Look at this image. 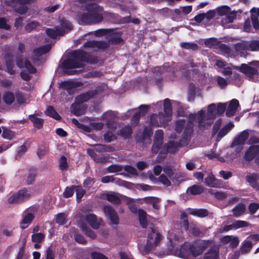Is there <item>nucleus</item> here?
<instances>
[{
	"label": "nucleus",
	"instance_id": "f257e3e1",
	"mask_svg": "<svg viewBox=\"0 0 259 259\" xmlns=\"http://www.w3.org/2000/svg\"><path fill=\"white\" fill-rule=\"evenodd\" d=\"M238 70L244 74L248 80L256 82L259 74V61H253L247 64H242Z\"/></svg>",
	"mask_w": 259,
	"mask_h": 259
},
{
	"label": "nucleus",
	"instance_id": "f03ea898",
	"mask_svg": "<svg viewBox=\"0 0 259 259\" xmlns=\"http://www.w3.org/2000/svg\"><path fill=\"white\" fill-rule=\"evenodd\" d=\"M85 10L90 13L91 24L101 23L103 20V7L96 3H89L85 5Z\"/></svg>",
	"mask_w": 259,
	"mask_h": 259
},
{
	"label": "nucleus",
	"instance_id": "7ed1b4c3",
	"mask_svg": "<svg viewBox=\"0 0 259 259\" xmlns=\"http://www.w3.org/2000/svg\"><path fill=\"white\" fill-rule=\"evenodd\" d=\"M71 56L76 60L91 64H95L99 62L98 57L88 54L82 50L74 51L71 54Z\"/></svg>",
	"mask_w": 259,
	"mask_h": 259
},
{
	"label": "nucleus",
	"instance_id": "20e7f679",
	"mask_svg": "<svg viewBox=\"0 0 259 259\" xmlns=\"http://www.w3.org/2000/svg\"><path fill=\"white\" fill-rule=\"evenodd\" d=\"M37 0H10L9 5L14 9V11L20 14H25L28 10L26 5L36 2Z\"/></svg>",
	"mask_w": 259,
	"mask_h": 259
},
{
	"label": "nucleus",
	"instance_id": "39448f33",
	"mask_svg": "<svg viewBox=\"0 0 259 259\" xmlns=\"http://www.w3.org/2000/svg\"><path fill=\"white\" fill-rule=\"evenodd\" d=\"M103 91L104 87L98 85L95 90L85 92L76 96L75 99V102L78 104L88 102L91 99L94 98L97 95Z\"/></svg>",
	"mask_w": 259,
	"mask_h": 259
},
{
	"label": "nucleus",
	"instance_id": "423d86ee",
	"mask_svg": "<svg viewBox=\"0 0 259 259\" xmlns=\"http://www.w3.org/2000/svg\"><path fill=\"white\" fill-rule=\"evenodd\" d=\"M30 197L29 191L26 188H23L13 193L8 199L9 204L21 203Z\"/></svg>",
	"mask_w": 259,
	"mask_h": 259
},
{
	"label": "nucleus",
	"instance_id": "0eeeda50",
	"mask_svg": "<svg viewBox=\"0 0 259 259\" xmlns=\"http://www.w3.org/2000/svg\"><path fill=\"white\" fill-rule=\"evenodd\" d=\"M235 50L237 51H259V40H253L249 42L244 41L237 43L235 46Z\"/></svg>",
	"mask_w": 259,
	"mask_h": 259
},
{
	"label": "nucleus",
	"instance_id": "6e6552de",
	"mask_svg": "<svg viewBox=\"0 0 259 259\" xmlns=\"http://www.w3.org/2000/svg\"><path fill=\"white\" fill-rule=\"evenodd\" d=\"M103 211L112 224L115 225L119 224V219L117 213L113 207L105 205L103 207Z\"/></svg>",
	"mask_w": 259,
	"mask_h": 259
},
{
	"label": "nucleus",
	"instance_id": "1a4fd4ad",
	"mask_svg": "<svg viewBox=\"0 0 259 259\" xmlns=\"http://www.w3.org/2000/svg\"><path fill=\"white\" fill-rule=\"evenodd\" d=\"M183 146L181 142H177L174 141H170L163 146L164 149H162L159 154H164V157L167 154V152L174 153L178 151V148Z\"/></svg>",
	"mask_w": 259,
	"mask_h": 259
},
{
	"label": "nucleus",
	"instance_id": "9d476101",
	"mask_svg": "<svg viewBox=\"0 0 259 259\" xmlns=\"http://www.w3.org/2000/svg\"><path fill=\"white\" fill-rule=\"evenodd\" d=\"M259 153V145H251L246 151L244 159L246 161H250L255 158Z\"/></svg>",
	"mask_w": 259,
	"mask_h": 259
},
{
	"label": "nucleus",
	"instance_id": "9b49d317",
	"mask_svg": "<svg viewBox=\"0 0 259 259\" xmlns=\"http://www.w3.org/2000/svg\"><path fill=\"white\" fill-rule=\"evenodd\" d=\"M82 64L74 58H69L65 59L62 63V67L64 70L82 68Z\"/></svg>",
	"mask_w": 259,
	"mask_h": 259
},
{
	"label": "nucleus",
	"instance_id": "f8f14e48",
	"mask_svg": "<svg viewBox=\"0 0 259 259\" xmlns=\"http://www.w3.org/2000/svg\"><path fill=\"white\" fill-rule=\"evenodd\" d=\"M153 134V131L150 127H145L142 135L136 138L137 142L143 144L150 143L151 141L150 138Z\"/></svg>",
	"mask_w": 259,
	"mask_h": 259
},
{
	"label": "nucleus",
	"instance_id": "ddd939ff",
	"mask_svg": "<svg viewBox=\"0 0 259 259\" xmlns=\"http://www.w3.org/2000/svg\"><path fill=\"white\" fill-rule=\"evenodd\" d=\"M249 138V133L246 131L242 132L237 137L234 139L231 145V147L234 146L243 145Z\"/></svg>",
	"mask_w": 259,
	"mask_h": 259
},
{
	"label": "nucleus",
	"instance_id": "4468645a",
	"mask_svg": "<svg viewBox=\"0 0 259 259\" xmlns=\"http://www.w3.org/2000/svg\"><path fill=\"white\" fill-rule=\"evenodd\" d=\"M239 106V103L237 99L232 100L226 109V116L228 117L233 116L236 113Z\"/></svg>",
	"mask_w": 259,
	"mask_h": 259
},
{
	"label": "nucleus",
	"instance_id": "2eb2a0df",
	"mask_svg": "<svg viewBox=\"0 0 259 259\" xmlns=\"http://www.w3.org/2000/svg\"><path fill=\"white\" fill-rule=\"evenodd\" d=\"M35 218L34 215L31 212H25L21 221L20 225V228L22 229L27 228L29 225L31 224Z\"/></svg>",
	"mask_w": 259,
	"mask_h": 259
},
{
	"label": "nucleus",
	"instance_id": "dca6fc26",
	"mask_svg": "<svg viewBox=\"0 0 259 259\" xmlns=\"http://www.w3.org/2000/svg\"><path fill=\"white\" fill-rule=\"evenodd\" d=\"M37 176V168L34 166L30 167L25 179L26 184L28 185L32 184L35 182Z\"/></svg>",
	"mask_w": 259,
	"mask_h": 259
},
{
	"label": "nucleus",
	"instance_id": "f3484780",
	"mask_svg": "<svg viewBox=\"0 0 259 259\" xmlns=\"http://www.w3.org/2000/svg\"><path fill=\"white\" fill-rule=\"evenodd\" d=\"M154 243L155 245H157L160 242L161 239V235L160 233L155 228L151 227L150 231L148 233L147 240L151 241L153 239L154 237Z\"/></svg>",
	"mask_w": 259,
	"mask_h": 259
},
{
	"label": "nucleus",
	"instance_id": "a211bd4d",
	"mask_svg": "<svg viewBox=\"0 0 259 259\" xmlns=\"http://www.w3.org/2000/svg\"><path fill=\"white\" fill-rule=\"evenodd\" d=\"M212 242V241L211 240H199L196 245L198 249V252L196 254L197 255H201L208 247L211 245Z\"/></svg>",
	"mask_w": 259,
	"mask_h": 259
},
{
	"label": "nucleus",
	"instance_id": "6ab92c4d",
	"mask_svg": "<svg viewBox=\"0 0 259 259\" xmlns=\"http://www.w3.org/2000/svg\"><path fill=\"white\" fill-rule=\"evenodd\" d=\"M164 114L160 112L158 114V118L160 122H167L171 119L172 108H163Z\"/></svg>",
	"mask_w": 259,
	"mask_h": 259
},
{
	"label": "nucleus",
	"instance_id": "aec40b11",
	"mask_svg": "<svg viewBox=\"0 0 259 259\" xmlns=\"http://www.w3.org/2000/svg\"><path fill=\"white\" fill-rule=\"evenodd\" d=\"M132 133L133 130L131 126L125 125L118 131L117 134L122 137L124 140H127L131 138Z\"/></svg>",
	"mask_w": 259,
	"mask_h": 259
},
{
	"label": "nucleus",
	"instance_id": "412c9836",
	"mask_svg": "<svg viewBox=\"0 0 259 259\" xmlns=\"http://www.w3.org/2000/svg\"><path fill=\"white\" fill-rule=\"evenodd\" d=\"M234 126V123L230 121L222 127L217 135L218 141L220 140L226 136Z\"/></svg>",
	"mask_w": 259,
	"mask_h": 259
},
{
	"label": "nucleus",
	"instance_id": "4be33fe9",
	"mask_svg": "<svg viewBox=\"0 0 259 259\" xmlns=\"http://www.w3.org/2000/svg\"><path fill=\"white\" fill-rule=\"evenodd\" d=\"M246 180L252 188L256 189L259 188V185L257 183V181L259 180V174L253 173L251 175H247L246 177Z\"/></svg>",
	"mask_w": 259,
	"mask_h": 259
},
{
	"label": "nucleus",
	"instance_id": "5701e85b",
	"mask_svg": "<svg viewBox=\"0 0 259 259\" xmlns=\"http://www.w3.org/2000/svg\"><path fill=\"white\" fill-rule=\"evenodd\" d=\"M92 146L94 147L95 151L99 153L113 152L115 150V148L114 147L108 145L97 144L92 145Z\"/></svg>",
	"mask_w": 259,
	"mask_h": 259
},
{
	"label": "nucleus",
	"instance_id": "b1692460",
	"mask_svg": "<svg viewBox=\"0 0 259 259\" xmlns=\"http://www.w3.org/2000/svg\"><path fill=\"white\" fill-rule=\"evenodd\" d=\"M91 14L88 13H79L77 15L78 23L80 25L91 24Z\"/></svg>",
	"mask_w": 259,
	"mask_h": 259
},
{
	"label": "nucleus",
	"instance_id": "393cba45",
	"mask_svg": "<svg viewBox=\"0 0 259 259\" xmlns=\"http://www.w3.org/2000/svg\"><path fill=\"white\" fill-rule=\"evenodd\" d=\"M218 256H219V248L216 245H213L204 254V259H213Z\"/></svg>",
	"mask_w": 259,
	"mask_h": 259
},
{
	"label": "nucleus",
	"instance_id": "a878e982",
	"mask_svg": "<svg viewBox=\"0 0 259 259\" xmlns=\"http://www.w3.org/2000/svg\"><path fill=\"white\" fill-rule=\"evenodd\" d=\"M85 220L94 229L100 227V224L97 221V216L94 214H88L85 216Z\"/></svg>",
	"mask_w": 259,
	"mask_h": 259
},
{
	"label": "nucleus",
	"instance_id": "bb28decb",
	"mask_svg": "<svg viewBox=\"0 0 259 259\" xmlns=\"http://www.w3.org/2000/svg\"><path fill=\"white\" fill-rule=\"evenodd\" d=\"M190 243H184L180 248L179 256L183 258H187L190 256Z\"/></svg>",
	"mask_w": 259,
	"mask_h": 259
},
{
	"label": "nucleus",
	"instance_id": "cd10ccee",
	"mask_svg": "<svg viewBox=\"0 0 259 259\" xmlns=\"http://www.w3.org/2000/svg\"><path fill=\"white\" fill-rule=\"evenodd\" d=\"M51 49V47L50 45H46L34 49L33 51V53L35 56L40 57L48 53Z\"/></svg>",
	"mask_w": 259,
	"mask_h": 259
},
{
	"label": "nucleus",
	"instance_id": "c85d7f7f",
	"mask_svg": "<svg viewBox=\"0 0 259 259\" xmlns=\"http://www.w3.org/2000/svg\"><path fill=\"white\" fill-rule=\"evenodd\" d=\"M28 118L33 123L35 128L39 130L43 127L44 122L43 119L37 117L34 114L29 115Z\"/></svg>",
	"mask_w": 259,
	"mask_h": 259
},
{
	"label": "nucleus",
	"instance_id": "c756f323",
	"mask_svg": "<svg viewBox=\"0 0 259 259\" xmlns=\"http://www.w3.org/2000/svg\"><path fill=\"white\" fill-rule=\"evenodd\" d=\"M194 123L190 122H187L185 126H184V131L182 134L183 138L187 140L190 138L193 132Z\"/></svg>",
	"mask_w": 259,
	"mask_h": 259
},
{
	"label": "nucleus",
	"instance_id": "7c9ffc66",
	"mask_svg": "<svg viewBox=\"0 0 259 259\" xmlns=\"http://www.w3.org/2000/svg\"><path fill=\"white\" fill-rule=\"evenodd\" d=\"M204 188L199 185H193L187 189V192L192 195L201 194L204 191Z\"/></svg>",
	"mask_w": 259,
	"mask_h": 259
},
{
	"label": "nucleus",
	"instance_id": "2f4dec72",
	"mask_svg": "<svg viewBox=\"0 0 259 259\" xmlns=\"http://www.w3.org/2000/svg\"><path fill=\"white\" fill-rule=\"evenodd\" d=\"M246 209L245 205L243 203H239L233 209L232 212L235 217L238 218L244 214Z\"/></svg>",
	"mask_w": 259,
	"mask_h": 259
},
{
	"label": "nucleus",
	"instance_id": "473e14b6",
	"mask_svg": "<svg viewBox=\"0 0 259 259\" xmlns=\"http://www.w3.org/2000/svg\"><path fill=\"white\" fill-rule=\"evenodd\" d=\"M206 119H208L205 115V111L201 110L198 112V116L197 117L198 126L199 128H201L205 127Z\"/></svg>",
	"mask_w": 259,
	"mask_h": 259
},
{
	"label": "nucleus",
	"instance_id": "72a5a7b5",
	"mask_svg": "<svg viewBox=\"0 0 259 259\" xmlns=\"http://www.w3.org/2000/svg\"><path fill=\"white\" fill-rule=\"evenodd\" d=\"M6 65L7 67V71L8 73L11 75H13L15 74V71L13 69L14 68V63H13V57L11 55H8L6 58Z\"/></svg>",
	"mask_w": 259,
	"mask_h": 259
},
{
	"label": "nucleus",
	"instance_id": "f704fd0d",
	"mask_svg": "<svg viewBox=\"0 0 259 259\" xmlns=\"http://www.w3.org/2000/svg\"><path fill=\"white\" fill-rule=\"evenodd\" d=\"M190 214L199 218H204L208 215L207 209L204 208L193 209L190 213Z\"/></svg>",
	"mask_w": 259,
	"mask_h": 259
},
{
	"label": "nucleus",
	"instance_id": "c9c22d12",
	"mask_svg": "<svg viewBox=\"0 0 259 259\" xmlns=\"http://www.w3.org/2000/svg\"><path fill=\"white\" fill-rule=\"evenodd\" d=\"M217 182H218V180L212 173H210L205 179V185L210 187H217Z\"/></svg>",
	"mask_w": 259,
	"mask_h": 259
},
{
	"label": "nucleus",
	"instance_id": "e433bc0d",
	"mask_svg": "<svg viewBox=\"0 0 259 259\" xmlns=\"http://www.w3.org/2000/svg\"><path fill=\"white\" fill-rule=\"evenodd\" d=\"M216 109L217 107L214 103L210 104L208 106L207 114V118L208 119H213L216 117L218 114Z\"/></svg>",
	"mask_w": 259,
	"mask_h": 259
},
{
	"label": "nucleus",
	"instance_id": "4c0bfd02",
	"mask_svg": "<svg viewBox=\"0 0 259 259\" xmlns=\"http://www.w3.org/2000/svg\"><path fill=\"white\" fill-rule=\"evenodd\" d=\"M105 118L106 119V124L108 128L114 127L115 122V117L112 112H108L105 113Z\"/></svg>",
	"mask_w": 259,
	"mask_h": 259
},
{
	"label": "nucleus",
	"instance_id": "58836bf2",
	"mask_svg": "<svg viewBox=\"0 0 259 259\" xmlns=\"http://www.w3.org/2000/svg\"><path fill=\"white\" fill-rule=\"evenodd\" d=\"M45 114L56 120H60L61 117L52 106H48L45 111Z\"/></svg>",
	"mask_w": 259,
	"mask_h": 259
},
{
	"label": "nucleus",
	"instance_id": "ea45409f",
	"mask_svg": "<svg viewBox=\"0 0 259 259\" xmlns=\"http://www.w3.org/2000/svg\"><path fill=\"white\" fill-rule=\"evenodd\" d=\"M138 214L139 220L141 226L142 228H146L147 226V220L146 212L143 209H139Z\"/></svg>",
	"mask_w": 259,
	"mask_h": 259
},
{
	"label": "nucleus",
	"instance_id": "a19ab883",
	"mask_svg": "<svg viewBox=\"0 0 259 259\" xmlns=\"http://www.w3.org/2000/svg\"><path fill=\"white\" fill-rule=\"evenodd\" d=\"M14 94L11 92H7L4 93L3 99L4 102L7 105H11L15 101Z\"/></svg>",
	"mask_w": 259,
	"mask_h": 259
},
{
	"label": "nucleus",
	"instance_id": "79ce46f5",
	"mask_svg": "<svg viewBox=\"0 0 259 259\" xmlns=\"http://www.w3.org/2000/svg\"><path fill=\"white\" fill-rule=\"evenodd\" d=\"M180 45L182 48L186 50L196 51L199 49L198 45L194 42H182Z\"/></svg>",
	"mask_w": 259,
	"mask_h": 259
},
{
	"label": "nucleus",
	"instance_id": "37998d69",
	"mask_svg": "<svg viewBox=\"0 0 259 259\" xmlns=\"http://www.w3.org/2000/svg\"><path fill=\"white\" fill-rule=\"evenodd\" d=\"M208 192L210 194L214 195L218 199L223 200L227 197V194L225 192L216 191L215 190L212 189H209Z\"/></svg>",
	"mask_w": 259,
	"mask_h": 259
},
{
	"label": "nucleus",
	"instance_id": "c03bdc74",
	"mask_svg": "<svg viewBox=\"0 0 259 259\" xmlns=\"http://www.w3.org/2000/svg\"><path fill=\"white\" fill-rule=\"evenodd\" d=\"M49 151L48 147L46 145H42L37 148L36 154L38 157L41 159L48 153Z\"/></svg>",
	"mask_w": 259,
	"mask_h": 259
},
{
	"label": "nucleus",
	"instance_id": "a18cd8bd",
	"mask_svg": "<svg viewBox=\"0 0 259 259\" xmlns=\"http://www.w3.org/2000/svg\"><path fill=\"white\" fill-rule=\"evenodd\" d=\"M220 44V41L218 40L217 38L213 37L207 38L204 41L205 46L210 48L213 47L217 48Z\"/></svg>",
	"mask_w": 259,
	"mask_h": 259
},
{
	"label": "nucleus",
	"instance_id": "49530a36",
	"mask_svg": "<svg viewBox=\"0 0 259 259\" xmlns=\"http://www.w3.org/2000/svg\"><path fill=\"white\" fill-rule=\"evenodd\" d=\"M74 187V191L76 192V200L78 202H79L85 194V191L83 189L82 186L80 185L75 186Z\"/></svg>",
	"mask_w": 259,
	"mask_h": 259
},
{
	"label": "nucleus",
	"instance_id": "de8ad7c7",
	"mask_svg": "<svg viewBox=\"0 0 259 259\" xmlns=\"http://www.w3.org/2000/svg\"><path fill=\"white\" fill-rule=\"evenodd\" d=\"M15 132L6 127L3 128L2 137L7 140H11L15 136Z\"/></svg>",
	"mask_w": 259,
	"mask_h": 259
},
{
	"label": "nucleus",
	"instance_id": "09e8293b",
	"mask_svg": "<svg viewBox=\"0 0 259 259\" xmlns=\"http://www.w3.org/2000/svg\"><path fill=\"white\" fill-rule=\"evenodd\" d=\"M81 228L86 236L89 237L91 239H95L96 237V233L86 225H81Z\"/></svg>",
	"mask_w": 259,
	"mask_h": 259
},
{
	"label": "nucleus",
	"instance_id": "8fccbe9b",
	"mask_svg": "<svg viewBox=\"0 0 259 259\" xmlns=\"http://www.w3.org/2000/svg\"><path fill=\"white\" fill-rule=\"evenodd\" d=\"M39 26V23L35 21H31L25 26V30L27 32H31L33 30H36Z\"/></svg>",
	"mask_w": 259,
	"mask_h": 259
},
{
	"label": "nucleus",
	"instance_id": "3c124183",
	"mask_svg": "<svg viewBox=\"0 0 259 259\" xmlns=\"http://www.w3.org/2000/svg\"><path fill=\"white\" fill-rule=\"evenodd\" d=\"M191 234L194 237L200 236L203 234L201 230L195 224H192L190 226V230Z\"/></svg>",
	"mask_w": 259,
	"mask_h": 259
},
{
	"label": "nucleus",
	"instance_id": "603ef678",
	"mask_svg": "<svg viewBox=\"0 0 259 259\" xmlns=\"http://www.w3.org/2000/svg\"><path fill=\"white\" fill-rule=\"evenodd\" d=\"M45 235L42 233H34L31 235V240L33 242L40 243L45 239Z\"/></svg>",
	"mask_w": 259,
	"mask_h": 259
},
{
	"label": "nucleus",
	"instance_id": "864d4df0",
	"mask_svg": "<svg viewBox=\"0 0 259 259\" xmlns=\"http://www.w3.org/2000/svg\"><path fill=\"white\" fill-rule=\"evenodd\" d=\"M106 199L114 204H119L120 202V199L116 195L113 194H109L106 196Z\"/></svg>",
	"mask_w": 259,
	"mask_h": 259
},
{
	"label": "nucleus",
	"instance_id": "5fc2aeb1",
	"mask_svg": "<svg viewBox=\"0 0 259 259\" xmlns=\"http://www.w3.org/2000/svg\"><path fill=\"white\" fill-rule=\"evenodd\" d=\"M24 67L27 70L29 73L33 74L36 72V69L31 64L29 60L26 59L24 62Z\"/></svg>",
	"mask_w": 259,
	"mask_h": 259
},
{
	"label": "nucleus",
	"instance_id": "6e6d98bb",
	"mask_svg": "<svg viewBox=\"0 0 259 259\" xmlns=\"http://www.w3.org/2000/svg\"><path fill=\"white\" fill-rule=\"evenodd\" d=\"M234 229H238L241 228L247 227L249 226V223L242 220H237L233 223Z\"/></svg>",
	"mask_w": 259,
	"mask_h": 259
},
{
	"label": "nucleus",
	"instance_id": "4d7b16f0",
	"mask_svg": "<svg viewBox=\"0 0 259 259\" xmlns=\"http://www.w3.org/2000/svg\"><path fill=\"white\" fill-rule=\"evenodd\" d=\"M252 246V243L249 240L245 241L242 244L241 251L242 253H245L249 252Z\"/></svg>",
	"mask_w": 259,
	"mask_h": 259
},
{
	"label": "nucleus",
	"instance_id": "13d9d810",
	"mask_svg": "<svg viewBox=\"0 0 259 259\" xmlns=\"http://www.w3.org/2000/svg\"><path fill=\"white\" fill-rule=\"evenodd\" d=\"M217 10L219 15L224 16L229 14L230 8L227 6H223L217 8Z\"/></svg>",
	"mask_w": 259,
	"mask_h": 259
},
{
	"label": "nucleus",
	"instance_id": "bf43d9fd",
	"mask_svg": "<svg viewBox=\"0 0 259 259\" xmlns=\"http://www.w3.org/2000/svg\"><path fill=\"white\" fill-rule=\"evenodd\" d=\"M122 169V166L118 164H112L107 167L108 171L111 173L121 171Z\"/></svg>",
	"mask_w": 259,
	"mask_h": 259
},
{
	"label": "nucleus",
	"instance_id": "052dcab7",
	"mask_svg": "<svg viewBox=\"0 0 259 259\" xmlns=\"http://www.w3.org/2000/svg\"><path fill=\"white\" fill-rule=\"evenodd\" d=\"M74 83L73 81H64L62 82L60 84V88L69 90L74 88H75V85H74Z\"/></svg>",
	"mask_w": 259,
	"mask_h": 259
},
{
	"label": "nucleus",
	"instance_id": "680f3d73",
	"mask_svg": "<svg viewBox=\"0 0 259 259\" xmlns=\"http://www.w3.org/2000/svg\"><path fill=\"white\" fill-rule=\"evenodd\" d=\"M77 104H72L71 106V112L75 116H80L82 112L80 106Z\"/></svg>",
	"mask_w": 259,
	"mask_h": 259
},
{
	"label": "nucleus",
	"instance_id": "e2e57ef3",
	"mask_svg": "<svg viewBox=\"0 0 259 259\" xmlns=\"http://www.w3.org/2000/svg\"><path fill=\"white\" fill-rule=\"evenodd\" d=\"M68 166V163L67 162L66 157L64 155L61 156L60 158V161H59L60 169L61 170L63 171V170L67 169Z\"/></svg>",
	"mask_w": 259,
	"mask_h": 259
},
{
	"label": "nucleus",
	"instance_id": "0e129e2a",
	"mask_svg": "<svg viewBox=\"0 0 259 259\" xmlns=\"http://www.w3.org/2000/svg\"><path fill=\"white\" fill-rule=\"evenodd\" d=\"M123 41V39L119 36H112L109 39V43L111 45H118L120 44Z\"/></svg>",
	"mask_w": 259,
	"mask_h": 259
},
{
	"label": "nucleus",
	"instance_id": "69168bd1",
	"mask_svg": "<svg viewBox=\"0 0 259 259\" xmlns=\"http://www.w3.org/2000/svg\"><path fill=\"white\" fill-rule=\"evenodd\" d=\"M116 139V136L111 132H108L104 135V140L107 143H110Z\"/></svg>",
	"mask_w": 259,
	"mask_h": 259
},
{
	"label": "nucleus",
	"instance_id": "338daca9",
	"mask_svg": "<svg viewBox=\"0 0 259 259\" xmlns=\"http://www.w3.org/2000/svg\"><path fill=\"white\" fill-rule=\"evenodd\" d=\"M74 239L76 242L79 244L82 245H85L87 244V241L81 234L77 233L75 234L74 235Z\"/></svg>",
	"mask_w": 259,
	"mask_h": 259
},
{
	"label": "nucleus",
	"instance_id": "774afa93",
	"mask_svg": "<svg viewBox=\"0 0 259 259\" xmlns=\"http://www.w3.org/2000/svg\"><path fill=\"white\" fill-rule=\"evenodd\" d=\"M90 256L92 259H108L104 254L97 251L92 252Z\"/></svg>",
	"mask_w": 259,
	"mask_h": 259
}]
</instances>
